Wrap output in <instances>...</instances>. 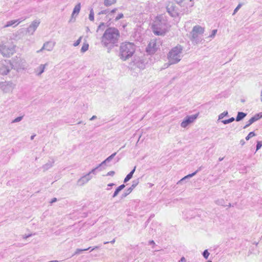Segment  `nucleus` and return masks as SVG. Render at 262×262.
<instances>
[{
    "label": "nucleus",
    "mask_w": 262,
    "mask_h": 262,
    "mask_svg": "<svg viewBox=\"0 0 262 262\" xmlns=\"http://www.w3.org/2000/svg\"><path fill=\"white\" fill-rule=\"evenodd\" d=\"M222 122L223 123H224V124H227L230 123V122L228 119L223 120L222 121Z\"/></svg>",
    "instance_id": "nucleus-48"
},
{
    "label": "nucleus",
    "mask_w": 262,
    "mask_h": 262,
    "mask_svg": "<svg viewBox=\"0 0 262 262\" xmlns=\"http://www.w3.org/2000/svg\"><path fill=\"white\" fill-rule=\"evenodd\" d=\"M35 135H32V136H31V138H31V140H33V139H34V137H35Z\"/></svg>",
    "instance_id": "nucleus-61"
},
{
    "label": "nucleus",
    "mask_w": 262,
    "mask_h": 262,
    "mask_svg": "<svg viewBox=\"0 0 262 262\" xmlns=\"http://www.w3.org/2000/svg\"><path fill=\"white\" fill-rule=\"evenodd\" d=\"M80 8H81L80 3H78L75 6V7L73 9V12H72V17H73L75 16V15H76V16H77L78 14V13L80 12Z\"/></svg>",
    "instance_id": "nucleus-23"
},
{
    "label": "nucleus",
    "mask_w": 262,
    "mask_h": 262,
    "mask_svg": "<svg viewBox=\"0 0 262 262\" xmlns=\"http://www.w3.org/2000/svg\"><path fill=\"white\" fill-rule=\"evenodd\" d=\"M109 13H110L109 10L108 9H106V10H104L101 11L100 12H99L98 13V14L100 15V14H108V15H110Z\"/></svg>",
    "instance_id": "nucleus-40"
},
{
    "label": "nucleus",
    "mask_w": 262,
    "mask_h": 262,
    "mask_svg": "<svg viewBox=\"0 0 262 262\" xmlns=\"http://www.w3.org/2000/svg\"><path fill=\"white\" fill-rule=\"evenodd\" d=\"M96 118H97V116H96L94 115V116H93L90 118V120H91V121H92V120H95V119H96Z\"/></svg>",
    "instance_id": "nucleus-58"
},
{
    "label": "nucleus",
    "mask_w": 262,
    "mask_h": 262,
    "mask_svg": "<svg viewBox=\"0 0 262 262\" xmlns=\"http://www.w3.org/2000/svg\"><path fill=\"white\" fill-rule=\"evenodd\" d=\"M12 69L10 67V61L9 60H4L2 62V66L0 67V74L3 75H7Z\"/></svg>",
    "instance_id": "nucleus-12"
},
{
    "label": "nucleus",
    "mask_w": 262,
    "mask_h": 262,
    "mask_svg": "<svg viewBox=\"0 0 262 262\" xmlns=\"http://www.w3.org/2000/svg\"><path fill=\"white\" fill-rule=\"evenodd\" d=\"M15 84L11 81H2L0 82V89L5 93L11 92L14 89Z\"/></svg>",
    "instance_id": "nucleus-7"
},
{
    "label": "nucleus",
    "mask_w": 262,
    "mask_h": 262,
    "mask_svg": "<svg viewBox=\"0 0 262 262\" xmlns=\"http://www.w3.org/2000/svg\"><path fill=\"white\" fill-rule=\"evenodd\" d=\"M262 118V112L255 114L247 122V124L244 126L243 128H246L251 125L253 123L257 121Z\"/></svg>",
    "instance_id": "nucleus-16"
},
{
    "label": "nucleus",
    "mask_w": 262,
    "mask_h": 262,
    "mask_svg": "<svg viewBox=\"0 0 262 262\" xmlns=\"http://www.w3.org/2000/svg\"><path fill=\"white\" fill-rule=\"evenodd\" d=\"M260 101L262 102V90L260 92Z\"/></svg>",
    "instance_id": "nucleus-62"
},
{
    "label": "nucleus",
    "mask_w": 262,
    "mask_h": 262,
    "mask_svg": "<svg viewBox=\"0 0 262 262\" xmlns=\"http://www.w3.org/2000/svg\"><path fill=\"white\" fill-rule=\"evenodd\" d=\"M117 10V9H114L111 11L110 12L109 14L111 15L112 13H115Z\"/></svg>",
    "instance_id": "nucleus-57"
},
{
    "label": "nucleus",
    "mask_w": 262,
    "mask_h": 262,
    "mask_svg": "<svg viewBox=\"0 0 262 262\" xmlns=\"http://www.w3.org/2000/svg\"><path fill=\"white\" fill-rule=\"evenodd\" d=\"M191 37L190 39L192 41L194 42L196 44L199 43L201 42V39L199 38L198 34L195 32H193V31L192 30L190 32Z\"/></svg>",
    "instance_id": "nucleus-19"
},
{
    "label": "nucleus",
    "mask_w": 262,
    "mask_h": 262,
    "mask_svg": "<svg viewBox=\"0 0 262 262\" xmlns=\"http://www.w3.org/2000/svg\"><path fill=\"white\" fill-rule=\"evenodd\" d=\"M228 114V113L227 111H225L223 113H221L219 116V120H221V119H223L224 117L227 116Z\"/></svg>",
    "instance_id": "nucleus-34"
},
{
    "label": "nucleus",
    "mask_w": 262,
    "mask_h": 262,
    "mask_svg": "<svg viewBox=\"0 0 262 262\" xmlns=\"http://www.w3.org/2000/svg\"><path fill=\"white\" fill-rule=\"evenodd\" d=\"M115 174L114 171H110L106 174L107 176H113Z\"/></svg>",
    "instance_id": "nucleus-47"
},
{
    "label": "nucleus",
    "mask_w": 262,
    "mask_h": 262,
    "mask_svg": "<svg viewBox=\"0 0 262 262\" xmlns=\"http://www.w3.org/2000/svg\"><path fill=\"white\" fill-rule=\"evenodd\" d=\"M89 19L91 21L94 20V13L93 12V9H92L90 11V13L89 14Z\"/></svg>",
    "instance_id": "nucleus-31"
},
{
    "label": "nucleus",
    "mask_w": 262,
    "mask_h": 262,
    "mask_svg": "<svg viewBox=\"0 0 262 262\" xmlns=\"http://www.w3.org/2000/svg\"><path fill=\"white\" fill-rule=\"evenodd\" d=\"M105 27L104 24L103 23H101L99 26H98L97 32H98L100 30H104V28Z\"/></svg>",
    "instance_id": "nucleus-41"
},
{
    "label": "nucleus",
    "mask_w": 262,
    "mask_h": 262,
    "mask_svg": "<svg viewBox=\"0 0 262 262\" xmlns=\"http://www.w3.org/2000/svg\"><path fill=\"white\" fill-rule=\"evenodd\" d=\"M123 17V14L122 13H120L116 17L115 20H118Z\"/></svg>",
    "instance_id": "nucleus-45"
},
{
    "label": "nucleus",
    "mask_w": 262,
    "mask_h": 262,
    "mask_svg": "<svg viewBox=\"0 0 262 262\" xmlns=\"http://www.w3.org/2000/svg\"><path fill=\"white\" fill-rule=\"evenodd\" d=\"M31 234H29V235H26V236H25L24 237V238H28V237L31 236Z\"/></svg>",
    "instance_id": "nucleus-63"
},
{
    "label": "nucleus",
    "mask_w": 262,
    "mask_h": 262,
    "mask_svg": "<svg viewBox=\"0 0 262 262\" xmlns=\"http://www.w3.org/2000/svg\"><path fill=\"white\" fill-rule=\"evenodd\" d=\"M246 116V113L239 112L237 113V115L235 118V120L237 122L240 121L242 120Z\"/></svg>",
    "instance_id": "nucleus-24"
},
{
    "label": "nucleus",
    "mask_w": 262,
    "mask_h": 262,
    "mask_svg": "<svg viewBox=\"0 0 262 262\" xmlns=\"http://www.w3.org/2000/svg\"><path fill=\"white\" fill-rule=\"evenodd\" d=\"M89 45L88 43H84L81 49V52L84 53L89 49Z\"/></svg>",
    "instance_id": "nucleus-28"
},
{
    "label": "nucleus",
    "mask_w": 262,
    "mask_h": 262,
    "mask_svg": "<svg viewBox=\"0 0 262 262\" xmlns=\"http://www.w3.org/2000/svg\"><path fill=\"white\" fill-rule=\"evenodd\" d=\"M193 32H195L197 34H203L204 32V28L199 25H196L193 27L192 30Z\"/></svg>",
    "instance_id": "nucleus-21"
},
{
    "label": "nucleus",
    "mask_w": 262,
    "mask_h": 262,
    "mask_svg": "<svg viewBox=\"0 0 262 262\" xmlns=\"http://www.w3.org/2000/svg\"><path fill=\"white\" fill-rule=\"evenodd\" d=\"M23 116L18 117L16 118L15 119H14L13 120H12L11 123H14L18 122L20 121L23 119Z\"/></svg>",
    "instance_id": "nucleus-35"
},
{
    "label": "nucleus",
    "mask_w": 262,
    "mask_h": 262,
    "mask_svg": "<svg viewBox=\"0 0 262 262\" xmlns=\"http://www.w3.org/2000/svg\"><path fill=\"white\" fill-rule=\"evenodd\" d=\"M198 116L199 113L191 116H187L182 122L181 124V127L183 128L186 127L190 124L193 123L198 117Z\"/></svg>",
    "instance_id": "nucleus-9"
},
{
    "label": "nucleus",
    "mask_w": 262,
    "mask_h": 262,
    "mask_svg": "<svg viewBox=\"0 0 262 262\" xmlns=\"http://www.w3.org/2000/svg\"><path fill=\"white\" fill-rule=\"evenodd\" d=\"M157 49L156 43L155 41H150L146 48V51L152 54L155 52Z\"/></svg>",
    "instance_id": "nucleus-18"
},
{
    "label": "nucleus",
    "mask_w": 262,
    "mask_h": 262,
    "mask_svg": "<svg viewBox=\"0 0 262 262\" xmlns=\"http://www.w3.org/2000/svg\"><path fill=\"white\" fill-rule=\"evenodd\" d=\"M166 10L168 14L172 17H176L179 15L178 9L172 3H169L167 5Z\"/></svg>",
    "instance_id": "nucleus-10"
},
{
    "label": "nucleus",
    "mask_w": 262,
    "mask_h": 262,
    "mask_svg": "<svg viewBox=\"0 0 262 262\" xmlns=\"http://www.w3.org/2000/svg\"><path fill=\"white\" fill-rule=\"evenodd\" d=\"M120 37L119 30L115 28H108L104 32L101 39V42L104 47L109 45H114L118 41Z\"/></svg>",
    "instance_id": "nucleus-2"
},
{
    "label": "nucleus",
    "mask_w": 262,
    "mask_h": 262,
    "mask_svg": "<svg viewBox=\"0 0 262 262\" xmlns=\"http://www.w3.org/2000/svg\"><path fill=\"white\" fill-rule=\"evenodd\" d=\"M139 183V179H137L136 180H134L132 182V186L128 188L127 190H126L125 192H124L121 196V198L123 199L125 197H126L127 195H128L131 192L133 191V190L138 185V184Z\"/></svg>",
    "instance_id": "nucleus-13"
},
{
    "label": "nucleus",
    "mask_w": 262,
    "mask_h": 262,
    "mask_svg": "<svg viewBox=\"0 0 262 262\" xmlns=\"http://www.w3.org/2000/svg\"><path fill=\"white\" fill-rule=\"evenodd\" d=\"M261 146H262V141H257L256 151H257L258 150H259L261 147Z\"/></svg>",
    "instance_id": "nucleus-38"
},
{
    "label": "nucleus",
    "mask_w": 262,
    "mask_h": 262,
    "mask_svg": "<svg viewBox=\"0 0 262 262\" xmlns=\"http://www.w3.org/2000/svg\"><path fill=\"white\" fill-rule=\"evenodd\" d=\"M40 22L38 20L33 21L29 27L27 28V32L30 35L33 34L37 27H38Z\"/></svg>",
    "instance_id": "nucleus-15"
},
{
    "label": "nucleus",
    "mask_w": 262,
    "mask_h": 262,
    "mask_svg": "<svg viewBox=\"0 0 262 262\" xmlns=\"http://www.w3.org/2000/svg\"><path fill=\"white\" fill-rule=\"evenodd\" d=\"M114 185H115V184H114V183H110L107 185L108 186H110V187H112Z\"/></svg>",
    "instance_id": "nucleus-60"
},
{
    "label": "nucleus",
    "mask_w": 262,
    "mask_h": 262,
    "mask_svg": "<svg viewBox=\"0 0 262 262\" xmlns=\"http://www.w3.org/2000/svg\"><path fill=\"white\" fill-rule=\"evenodd\" d=\"M183 49L182 46L178 45L169 51L168 58L170 64H176L181 60Z\"/></svg>",
    "instance_id": "nucleus-4"
},
{
    "label": "nucleus",
    "mask_w": 262,
    "mask_h": 262,
    "mask_svg": "<svg viewBox=\"0 0 262 262\" xmlns=\"http://www.w3.org/2000/svg\"><path fill=\"white\" fill-rule=\"evenodd\" d=\"M228 120H229L230 123H231V122H233L235 120V119L234 117H231V118L228 119Z\"/></svg>",
    "instance_id": "nucleus-54"
},
{
    "label": "nucleus",
    "mask_w": 262,
    "mask_h": 262,
    "mask_svg": "<svg viewBox=\"0 0 262 262\" xmlns=\"http://www.w3.org/2000/svg\"><path fill=\"white\" fill-rule=\"evenodd\" d=\"M121 190H120L118 187L116 189L113 195V198H115L116 197L118 194V193L120 192V191H121Z\"/></svg>",
    "instance_id": "nucleus-43"
},
{
    "label": "nucleus",
    "mask_w": 262,
    "mask_h": 262,
    "mask_svg": "<svg viewBox=\"0 0 262 262\" xmlns=\"http://www.w3.org/2000/svg\"><path fill=\"white\" fill-rule=\"evenodd\" d=\"M256 134L254 132H251L249 133V134L246 136V140L247 141L249 140L251 138L255 136Z\"/></svg>",
    "instance_id": "nucleus-30"
},
{
    "label": "nucleus",
    "mask_w": 262,
    "mask_h": 262,
    "mask_svg": "<svg viewBox=\"0 0 262 262\" xmlns=\"http://www.w3.org/2000/svg\"><path fill=\"white\" fill-rule=\"evenodd\" d=\"M217 33V30L216 29H214V30H213L212 31V33L211 34L209 35V37L210 38H214L215 35H216Z\"/></svg>",
    "instance_id": "nucleus-42"
},
{
    "label": "nucleus",
    "mask_w": 262,
    "mask_h": 262,
    "mask_svg": "<svg viewBox=\"0 0 262 262\" xmlns=\"http://www.w3.org/2000/svg\"><path fill=\"white\" fill-rule=\"evenodd\" d=\"M136 167L135 166L133 169L129 173V174H131L132 176H133V174L134 173L135 170H136Z\"/></svg>",
    "instance_id": "nucleus-49"
},
{
    "label": "nucleus",
    "mask_w": 262,
    "mask_h": 262,
    "mask_svg": "<svg viewBox=\"0 0 262 262\" xmlns=\"http://www.w3.org/2000/svg\"><path fill=\"white\" fill-rule=\"evenodd\" d=\"M115 242V239H113L112 241H111L110 242H105L104 243V244H107L109 243H111V244H114V243Z\"/></svg>",
    "instance_id": "nucleus-52"
},
{
    "label": "nucleus",
    "mask_w": 262,
    "mask_h": 262,
    "mask_svg": "<svg viewBox=\"0 0 262 262\" xmlns=\"http://www.w3.org/2000/svg\"><path fill=\"white\" fill-rule=\"evenodd\" d=\"M90 248H91V247H89L88 248L83 249H77L76 251H75V253H74V254L75 255L79 254L80 252L85 251L88 250Z\"/></svg>",
    "instance_id": "nucleus-32"
},
{
    "label": "nucleus",
    "mask_w": 262,
    "mask_h": 262,
    "mask_svg": "<svg viewBox=\"0 0 262 262\" xmlns=\"http://www.w3.org/2000/svg\"><path fill=\"white\" fill-rule=\"evenodd\" d=\"M149 245H155V242L153 240H151V241H149Z\"/></svg>",
    "instance_id": "nucleus-59"
},
{
    "label": "nucleus",
    "mask_w": 262,
    "mask_h": 262,
    "mask_svg": "<svg viewBox=\"0 0 262 262\" xmlns=\"http://www.w3.org/2000/svg\"><path fill=\"white\" fill-rule=\"evenodd\" d=\"M223 159H224V157H223V158H219V160L220 161H222Z\"/></svg>",
    "instance_id": "nucleus-64"
},
{
    "label": "nucleus",
    "mask_w": 262,
    "mask_h": 262,
    "mask_svg": "<svg viewBox=\"0 0 262 262\" xmlns=\"http://www.w3.org/2000/svg\"><path fill=\"white\" fill-rule=\"evenodd\" d=\"M132 177L133 176L128 173L125 178L124 180V183H126L127 182H128L130 179L132 178Z\"/></svg>",
    "instance_id": "nucleus-39"
},
{
    "label": "nucleus",
    "mask_w": 262,
    "mask_h": 262,
    "mask_svg": "<svg viewBox=\"0 0 262 262\" xmlns=\"http://www.w3.org/2000/svg\"><path fill=\"white\" fill-rule=\"evenodd\" d=\"M201 169V167H200L198 169H197L195 172L191 173V174H189L188 175H187L186 176L184 177V178H183L182 179H181L178 183L177 184H181L182 183L185 179H188V178H191L193 176H194V175H195Z\"/></svg>",
    "instance_id": "nucleus-20"
},
{
    "label": "nucleus",
    "mask_w": 262,
    "mask_h": 262,
    "mask_svg": "<svg viewBox=\"0 0 262 262\" xmlns=\"http://www.w3.org/2000/svg\"><path fill=\"white\" fill-rule=\"evenodd\" d=\"M125 187V186L124 184H122V185H120L119 187H118V188L120 190H122Z\"/></svg>",
    "instance_id": "nucleus-50"
},
{
    "label": "nucleus",
    "mask_w": 262,
    "mask_h": 262,
    "mask_svg": "<svg viewBox=\"0 0 262 262\" xmlns=\"http://www.w3.org/2000/svg\"><path fill=\"white\" fill-rule=\"evenodd\" d=\"M55 42L52 41H47L43 44L42 47L39 50L37 51V52L40 53L43 50H46L48 51H51L55 46Z\"/></svg>",
    "instance_id": "nucleus-14"
},
{
    "label": "nucleus",
    "mask_w": 262,
    "mask_h": 262,
    "mask_svg": "<svg viewBox=\"0 0 262 262\" xmlns=\"http://www.w3.org/2000/svg\"><path fill=\"white\" fill-rule=\"evenodd\" d=\"M56 201H57V199H56V198H53V199L51 200V202H50V203H51V204H52V203H54V202H56Z\"/></svg>",
    "instance_id": "nucleus-53"
},
{
    "label": "nucleus",
    "mask_w": 262,
    "mask_h": 262,
    "mask_svg": "<svg viewBox=\"0 0 262 262\" xmlns=\"http://www.w3.org/2000/svg\"><path fill=\"white\" fill-rule=\"evenodd\" d=\"M169 25L167 20L163 15L157 16L152 23L151 28L156 35H164L167 31Z\"/></svg>",
    "instance_id": "nucleus-1"
},
{
    "label": "nucleus",
    "mask_w": 262,
    "mask_h": 262,
    "mask_svg": "<svg viewBox=\"0 0 262 262\" xmlns=\"http://www.w3.org/2000/svg\"><path fill=\"white\" fill-rule=\"evenodd\" d=\"M47 65V63L45 64H40L36 69V72H38L37 75L38 76L40 75L42 73H43L45 67Z\"/></svg>",
    "instance_id": "nucleus-25"
},
{
    "label": "nucleus",
    "mask_w": 262,
    "mask_h": 262,
    "mask_svg": "<svg viewBox=\"0 0 262 262\" xmlns=\"http://www.w3.org/2000/svg\"><path fill=\"white\" fill-rule=\"evenodd\" d=\"M242 5L241 4H239L237 5V6L234 10L233 15H234L237 12V11L239 9V8L242 7Z\"/></svg>",
    "instance_id": "nucleus-44"
},
{
    "label": "nucleus",
    "mask_w": 262,
    "mask_h": 262,
    "mask_svg": "<svg viewBox=\"0 0 262 262\" xmlns=\"http://www.w3.org/2000/svg\"><path fill=\"white\" fill-rule=\"evenodd\" d=\"M14 52V48L12 46H7L0 43V53L4 57H10Z\"/></svg>",
    "instance_id": "nucleus-6"
},
{
    "label": "nucleus",
    "mask_w": 262,
    "mask_h": 262,
    "mask_svg": "<svg viewBox=\"0 0 262 262\" xmlns=\"http://www.w3.org/2000/svg\"><path fill=\"white\" fill-rule=\"evenodd\" d=\"M179 261H181V262H186V260L185 259V258L184 257H182L180 260Z\"/></svg>",
    "instance_id": "nucleus-55"
},
{
    "label": "nucleus",
    "mask_w": 262,
    "mask_h": 262,
    "mask_svg": "<svg viewBox=\"0 0 262 262\" xmlns=\"http://www.w3.org/2000/svg\"><path fill=\"white\" fill-rule=\"evenodd\" d=\"M99 166H97L96 168L93 169L91 171H90L88 174H89V176H90L91 173H95V171L99 168Z\"/></svg>",
    "instance_id": "nucleus-46"
},
{
    "label": "nucleus",
    "mask_w": 262,
    "mask_h": 262,
    "mask_svg": "<svg viewBox=\"0 0 262 262\" xmlns=\"http://www.w3.org/2000/svg\"><path fill=\"white\" fill-rule=\"evenodd\" d=\"M131 68H138L139 69H144V64L142 60L139 57L134 56V60L129 63Z\"/></svg>",
    "instance_id": "nucleus-11"
},
{
    "label": "nucleus",
    "mask_w": 262,
    "mask_h": 262,
    "mask_svg": "<svg viewBox=\"0 0 262 262\" xmlns=\"http://www.w3.org/2000/svg\"><path fill=\"white\" fill-rule=\"evenodd\" d=\"M215 203L218 205L223 206H226V205L225 204V201L223 199L217 200L215 201Z\"/></svg>",
    "instance_id": "nucleus-29"
},
{
    "label": "nucleus",
    "mask_w": 262,
    "mask_h": 262,
    "mask_svg": "<svg viewBox=\"0 0 262 262\" xmlns=\"http://www.w3.org/2000/svg\"><path fill=\"white\" fill-rule=\"evenodd\" d=\"M240 144H241L242 146H243L245 144V141L243 139H242L240 141Z\"/></svg>",
    "instance_id": "nucleus-56"
},
{
    "label": "nucleus",
    "mask_w": 262,
    "mask_h": 262,
    "mask_svg": "<svg viewBox=\"0 0 262 262\" xmlns=\"http://www.w3.org/2000/svg\"><path fill=\"white\" fill-rule=\"evenodd\" d=\"M175 2L182 8L184 11L187 10V12L188 11V9L189 8H191L194 5V1L193 0H174Z\"/></svg>",
    "instance_id": "nucleus-8"
},
{
    "label": "nucleus",
    "mask_w": 262,
    "mask_h": 262,
    "mask_svg": "<svg viewBox=\"0 0 262 262\" xmlns=\"http://www.w3.org/2000/svg\"><path fill=\"white\" fill-rule=\"evenodd\" d=\"M106 163H108L107 162H105V160H104L101 163H100L98 166L99 167H100L101 166H103L104 164H105Z\"/></svg>",
    "instance_id": "nucleus-51"
},
{
    "label": "nucleus",
    "mask_w": 262,
    "mask_h": 262,
    "mask_svg": "<svg viewBox=\"0 0 262 262\" xmlns=\"http://www.w3.org/2000/svg\"><path fill=\"white\" fill-rule=\"evenodd\" d=\"M91 179L92 177L89 176V174H86L78 180L77 184L79 186H82L89 182Z\"/></svg>",
    "instance_id": "nucleus-17"
},
{
    "label": "nucleus",
    "mask_w": 262,
    "mask_h": 262,
    "mask_svg": "<svg viewBox=\"0 0 262 262\" xmlns=\"http://www.w3.org/2000/svg\"><path fill=\"white\" fill-rule=\"evenodd\" d=\"M116 155V152L112 154L111 156H110L105 159V162H107L108 163L110 162L114 158Z\"/></svg>",
    "instance_id": "nucleus-33"
},
{
    "label": "nucleus",
    "mask_w": 262,
    "mask_h": 262,
    "mask_svg": "<svg viewBox=\"0 0 262 262\" xmlns=\"http://www.w3.org/2000/svg\"><path fill=\"white\" fill-rule=\"evenodd\" d=\"M203 256H204V257L207 259H208V256L209 255V252L207 250H205L204 251V252H203Z\"/></svg>",
    "instance_id": "nucleus-36"
},
{
    "label": "nucleus",
    "mask_w": 262,
    "mask_h": 262,
    "mask_svg": "<svg viewBox=\"0 0 262 262\" xmlns=\"http://www.w3.org/2000/svg\"><path fill=\"white\" fill-rule=\"evenodd\" d=\"M21 21L22 20H19V19L12 20L8 21L7 22V24L5 25V27H10V26H11L14 25L15 24H16L17 23V24L16 25V26L18 24H19Z\"/></svg>",
    "instance_id": "nucleus-26"
},
{
    "label": "nucleus",
    "mask_w": 262,
    "mask_h": 262,
    "mask_svg": "<svg viewBox=\"0 0 262 262\" xmlns=\"http://www.w3.org/2000/svg\"><path fill=\"white\" fill-rule=\"evenodd\" d=\"M82 36H80V37H79V38H78V39H77V40H76V41L74 43L73 46H74V47H77V46H78L80 44V42H81V39H82Z\"/></svg>",
    "instance_id": "nucleus-37"
},
{
    "label": "nucleus",
    "mask_w": 262,
    "mask_h": 262,
    "mask_svg": "<svg viewBox=\"0 0 262 262\" xmlns=\"http://www.w3.org/2000/svg\"><path fill=\"white\" fill-rule=\"evenodd\" d=\"M9 61H10V67L14 70L24 69L26 66L25 60L20 57L15 56Z\"/></svg>",
    "instance_id": "nucleus-5"
},
{
    "label": "nucleus",
    "mask_w": 262,
    "mask_h": 262,
    "mask_svg": "<svg viewBox=\"0 0 262 262\" xmlns=\"http://www.w3.org/2000/svg\"><path fill=\"white\" fill-rule=\"evenodd\" d=\"M54 163V160L52 159V160H49L48 162L42 166V168H43V171H46L51 168L53 166Z\"/></svg>",
    "instance_id": "nucleus-22"
},
{
    "label": "nucleus",
    "mask_w": 262,
    "mask_h": 262,
    "mask_svg": "<svg viewBox=\"0 0 262 262\" xmlns=\"http://www.w3.org/2000/svg\"><path fill=\"white\" fill-rule=\"evenodd\" d=\"M135 50L134 43L130 42H122L119 47V56L123 61H126L133 56Z\"/></svg>",
    "instance_id": "nucleus-3"
},
{
    "label": "nucleus",
    "mask_w": 262,
    "mask_h": 262,
    "mask_svg": "<svg viewBox=\"0 0 262 262\" xmlns=\"http://www.w3.org/2000/svg\"><path fill=\"white\" fill-rule=\"evenodd\" d=\"M116 2V0H104V4L107 7L115 4Z\"/></svg>",
    "instance_id": "nucleus-27"
}]
</instances>
